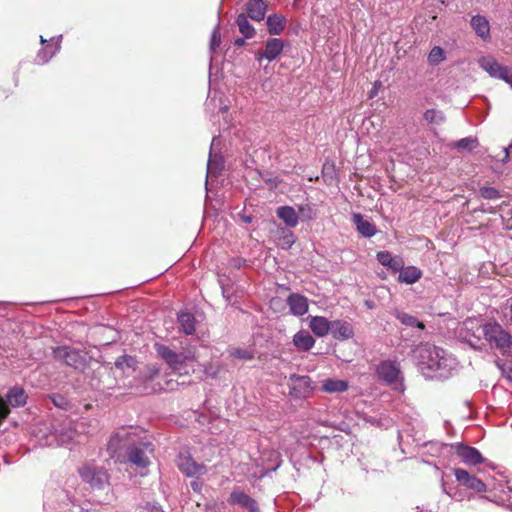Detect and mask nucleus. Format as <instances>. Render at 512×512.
Listing matches in <instances>:
<instances>
[{
	"mask_svg": "<svg viewBox=\"0 0 512 512\" xmlns=\"http://www.w3.org/2000/svg\"><path fill=\"white\" fill-rule=\"evenodd\" d=\"M423 117L427 123L434 125H439L446 120L444 113L437 109H427L424 112Z\"/></svg>",
	"mask_w": 512,
	"mask_h": 512,
	"instance_id": "nucleus-31",
	"label": "nucleus"
},
{
	"mask_svg": "<svg viewBox=\"0 0 512 512\" xmlns=\"http://www.w3.org/2000/svg\"><path fill=\"white\" fill-rule=\"evenodd\" d=\"M267 29L270 35H280L286 26V18L280 14H272L267 18Z\"/></svg>",
	"mask_w": 512,
	"mask_h": 512,
	"instance_id": "nucleus-23",
	"label": "nucleus"
},
{
	"mask_svg": "<svg viewBox=\"0 0 512 512\" xmlns=\"http://www.w3.org/2000/svg\"><path fill=\"white\" fill-rule=\"evenodd\" d=\"M277 216L288 226L296 227L298 224V214L291 206H281L276 211Z\"/></svg>",
	"mask_w": 512,
	"mask_h": 512,
	"instance_id": "nucleus-24",
	"label": "nucleus"
},
{
	"mask_svg": "<svg viewBox=\"0 0 512 512\" xmlns=\"http://www.w3.org/2000/svg\"><path fill=\"white\" fill-rule=\"evenodd\" d=\"M482 332L486 341L494 345L502 355L512 353V335L497 321L483 325Z\"/></svg>",
	"mask_w": 512,
	"mask_h": 512,
	"instance_id": "nucleus-2",
	"label": "nucleus"
},
{
	"mask_svg": "<svg viewBox=\"0 0 512 512\" xmlns=\"http://www.w3.org/2000/svg\"><path fill=\"white\" fill-rule=\"evenodd\" d=\"M154 348L174 372H179L188 358L184 353H177L163 344L156 343Z\"/></svg>",
	"mask_w": 512,
	"mask_h": 512,
	"instance_id": "nucleus-7",
	"label": "nucleus"
},
{
	"mask_svg": "<svg viewBox=\"0 0 512 512\" xmlns=\"http://www.w3.org/2000/svg\"><path fill=\"white\" fill-rule=\"evenodd\" d=\"M53 357L55 360L75 369L84 368L86 365L85 354L71 346L64 345L54 348Z\"/></svg>",
	"mask_w": 512,
	"mask_h": 512,
	"instance_id": "nucleus-4",
	"label": "nucleus"
},
{
	"mask_svg": "<svg viewBox=\"0 0 512 512\" xmlns=\"http://www.w3.org/2000/svg\"><path fill=\"white\" fill-rule=\"evenodd\" d=\"M322 388L328 393L344 392L348 389V383L344 380L327 379L323 382Z\"/></svg>",
	"mask_w": 512,
	"mask_h": 512,
	"instance_id": "nucleus-29",
	"label": "nucleus"
},
{
	"mask_svg": "<svg viewBox=\"0 0 512 512\" xmlns=\"http://www.w3.org/2000/svg\"><path fill=\"white\" fill-rule=\"evenodd\" d=\"M251 217L247 216L244 218V221L247 222V223H250L251 222Z\"/></svg>",
	"mask_w": 512,
	"mask_h": 512,
	"instance_id": "nucleus-51",
	"label": "nucleus"
},
{
	"mask_svg": "<svg viewBox=\"0 0 512 512\" xmlns=\"http://www.w3.org/2000/svg\"><path fill=\"white\" fill-rule=\"evenodd\" d=\"M221 43V36H220V32H219V28L216 27L213 32H212V35H211V42H210V46H211V49L214 51Z\"/></svg>",
	"mask_w": 512,
	"mask_h": 512,
	"instance_id": "nucleus-41",
	"label": "nucleus"
},
{
	"mask_svg": "<svg viewBox=\"0 0 512 512\" xmlns=\"http://www.w3.org/2000/svg\"><path fill=\"white\" fill-rule=\"evenodd\" d=\"M309 327L316 336L324 337L331 329V321L323 316H313L310 319Z\"/></svg>",
	"mask_w": 512,
	"mask_h": 512,
	"instance_id": "nucleus-18",
	"label": "nucleus"
},
{
	"mask_svg": "<svg viewBox=\"0 0 512 512\" xmlns=\"http://www.w3.org/2000/svg\"><path fill=\"white\" fill-rule=\"evenodd\" d=\"M503 80L506 83H508L511 86V88H512V73H510V71L508 72L506 79H503Z\"/></svg>",
	"mask_w": 512,
	"mask_h": 512,
	"instance_id": "nucleus-48",
	"label": "nucleus"
},
{
	"mask_svg": "<svg viewBox=\"0 0 512 512\" xmlns=\"http://www.w3.org/2000/svg\"><path fill=\"white\" fill-rule=\"evenodd\" d=\"M191 486H192V488L195 491L199 490V483L198 482H196V481L191 482Z\"/></svg>",
	"mask_w": 512,
	"mask_h": 512,
	"instance_id": "nucleus-50",
	"label": "nucleus"
},
{
	"mask_svg": "<svg viewBox=\"0 0 512 512\" xmlns=\"http://www.w3.org/2000/svg\"><path fill=\"white\" fill-rule=\"evenodd\" d=\"M479 194L481 197L488 200L497 199L501 197L499 191L491 186L480 187Z\"/></svg>",
	"mask_w": 512,
	"mask_h": 512,
	"instance_id": "nucleus-36",
	"label": "nucleus"
},
{
	"mask_svg": "<svg viewBox=\"0 0 512 512\" xmlns=\"http://www.w3.org/2000/svg\"><path fill=\"white\" fill-rule=\"evenodd\" d=\"M395 317L403 325L411 326V327H417V328L422 329V330L425 328V325H424L423 322L419 321L416 317H414L413 315H410L408 313L396 311L395 312Z\"/></svg>",
	"mask_w": 512,
	"mask_h": 512,
	"instance_id": "nucleus-30",
	"label": "nucleus"
},
{
	"mask_svg": "<svg viewBox=\"0 0 512 512\" xmlns=\"http://www.w3.org/2000/svg\"><path fill=\"white\" fill-rule=\"evenodd\" d=\"M284 49V43L279 38H269L265 44L263 51H258L255 54V58L258 62L267 60L269 62L274 61Z\"/></svg>",
	"mask_w": 512,
	"mask_h": 512,
	"instance_id": "nucleus-11",
	"label": "nucleus"
},
{
	"mask_svg": "<svg viewBox=\"0 0 512 512\" xmlns=\"http://www.w3.org/2000/svg\"><path fill=\"white\" fill-rule=\"evenodd\" d=\"M293 343L298 349L308 351L314 346L315 340L309 332L301 330L294 335Z\"/></svg>",
	"mask_w": 512,
	"mask_h": 512,
	"instance_id": "nucleus-27",
	"label": "nucleus"
},
{
	"mask_svg": "<svg viewBox=\"0 0 512 512\" xmlns=\"http://www.w3.org/2000/svg\"><path fill=\"white\" fill-rule=\"evenodd\" d=\"M236 23L239 28V32L244 36V38H252L255 35L254 27L249 23L248 17L246 14L241 13L238 15L236 19Z\"/></svg>",
	"mask_w": 512,
	"mask_h": 512,
	"instance_id": "nucleus-28",
	"label": "nucleus"
},
{
	"mask_svg": "<svg viewBox=\"0 0 512 512\" xmlns=\"http://www.w3.org/2000/svg\"><path fill=\"white\" fill-rule=\"evenodd\" d=\"M456 480L468 489H471L477 493L486 492L485 483L477 478L475 475H471L468 471L462 468H455L453 470Z\"/></svg>",
	"mask_w": 512,
	"mask_h": 512,
	"instance_id": "nucleus-9",
	"label": "nucleus"
},
{
	"mask_svg": "<svg viewBox=\"0 0 512 512\" xmlns=\"http://www.w3.org/2000/svg\"><path fill=\"white\" fill-rule=\"evenodd\" d=\"M392 257L393 256L389 251H380L376 255L378 262L383 266L389 265V262L392 259Z\"/></svg>",
	"mask_w": 512,
	"mask_h": 512,
	"instance_id": "nucleus-40",
	"label": "nucleus"
},
{
	"mask_svg": "<svg viewBox=\"0 0 512 512\" xmlns=\"http://www.w3.org/2000/svg\"><path fill=\"white\" fill-rule=\"evenodd\" d=\"M508 377H509V379L512 381V370L510 371V373H509V376H508Z\"/></svg>",
	"mask_w": 512,
	"mask_h": 512,
	"instance_id": "nucleus-52",
	"label": "nucleus"
},
{
	"mask_svg": "<svg viewBox=\"0 0 512 512\" xmlns=\"http://www.w3.org/2000/svg\"><path fill=\"white\" fill-rule=\"evenodd\" d=\"M478 145L479 142L477 138L473 137H466L455 143V147L458 148L459 150H467L469 152L477 148Z\"/></svg>",
	"mask_w": 512,
	"mask_h": 512,
	"instance_id": "nucleus-34",
	"label": "nucleus"
},
{
	"mask_svg": "<svg viewBox=\"0 0 512 512\" xmlns=\"http://www.w3.org/2000/svg\"><path fill=\"white\" fill-rule=\"evenodd\" d=\"M471 26L475 33L483 40L490 38V25L486 17L482 15L473 16L471 19Z\"/></svg>",
	"mask_w": 512,
	"mask_h": 512,
	"instance_id": "nucleus-21",
	"label": "nucleus"
},
{
	"mask_svg": "<svg viewBox=\"0 0 512 512\" xmlns=\"http://www.w3.org/2000/svg\"><path fill=\"white\" fill-rule=\"evenodd\" d=\"M130 361H133V358L132 357H129V356H121L119 357L116 362H115V366L117 368H123L124 364H127L128 366L130 365Z\"/></svg>",
	"mask_w": 512,
	"mask_h": 512,
	"instance_id": "nucleus-43",
	"label": "nucleus"
},
{
	"mask_svg": "<svg viewBox=\"0 0 512 512\" xmlns=\"http://www.w3.org/2000/svg\"><path fill=\"white\" fill-rule=\"evenodd\" d=\"M143 512H164L160 507L154 505H147L144 507Z\"/></svg>",
	"mask_w": 512,
	"mask_h": 512,
	"instance_id": "nucleus-44",
	"label": "nucleus"
},
{
	"mask_svg": "<svg viewBox=\"0 0 512 512\" xmlns=\"http://www.w3.org/2000/svg\"><path fill=\"white\" fill-rule=\"evenodd\" d=\"M445 60V52L439 47L435 46L431 49L428 55V62L430 65L436 66Z\"/></svg>",
	"mask_w": 512,
	"mask_h": 512,
	"instance_id": "nucleus-32",
	"label": "nucleus"
},
{
	"mask_svg": "<svg viewBox=\"0 0 512 512\" xmlns=\"http://www.w3.org/2000/svg\"><path fill=\"white\" fill-rule=\"evenodd\" d=\"M422 277V271L415 266H406L400 270L398 281L406 284H414Z\"/></svg>",
	"mask_w": 512,
	"mask_h": 512,
	"instance_id": "nucleus-22",
	"label": "nucleus"
},
{
	"mask_svg": "<svg viewBox=\"0 0 512 512\" xmlns=\"http://www.w3.org/2000/svg\"><path fill=\"white\" fill-rule=\"evenodd\" d=\"M159 374V370L155 367L151 368V375L149 376V379H152L155 375Z\"/></svg>",
	"mask_w": 512,
	"mask_h": 512,
	"instance_id": "nucleus-49",
	"label": "nucleus"
},
{
	"mask_svg": "<svg viewBox=\"0 0 512 512\" xmlns=\"http://www.w3.org/2000/svg\"><path fill=\"white\" fill-rule=\"evenodd\" d=\"M154 448L150 442H141L133 444L125 455L123 463H131L140 468H146L150 464V455L153 454Z\"/></svg>",
	"mask_w": 512,
	"mask_h": 512,
	"instance_id": "nucleus-5",
	"label": "nucleus"
},
{
	"mask_svg": "<svg viewBox=\"0 0 512 512\" xmlns=\"http://www.w3.org/2000/svg\"><path fill=\"white\" fill-rule=\"evenodd\" d=\"M267 4L264 0H248L246 3V15L254 21H262L265 18Z\"/></svg>",
	"mask_w": 512,
	"mask_h": 512,
	"instance_id": "nucleus-17",
	"label": "nucleus"
},
{
	"mask_svg": "<svg viewBox=\"0 0 512 512\" xmlns=\"http://www.w3.org/2000/svg\"><path fill=\"white\" fill-rule=\"evenodd\" d=\"M289 394L296 399L310 397L313 391L312 381L309 376L292 374L288 379Z\"/></svg>",
	"mask_w": 512,
	"mask_h": 512,
	"instance_id": "nucleus-6",
	"label": "nucleus"
},
{
	"mask_svg": "<svg viewBox=\"0 0 512 512\" xmlns=\"http://www.w3.org/2000/svg\"><path fill=\"white\" fill-rule=\"evenodd\" d=\"M80 512H89V511H87V510H82V511H80Z\"/></svg>",
	"mask_w": 512,
	"mask_h": 512,
	"instance_id": "nucleus-54",
	"label": "nucleus"
},
{
	"mask_svg": "<svg viewBox=\"0 0 512 512\" xmlns=\"http://www.w3.org/2000/svg\"><path fill=\"white\" fill-rule=\"evenodd\" d=\"M177 466L187 477L200 476L207 471L203 464L197 463L190 455L181 454L178 457Z\"/></svg>",
	"mask_w": 512,
	"mask_h": 512,
	"instance_id": "nucleus-13",
	"label": "nucleus"
},
{
	"mask_svg": "<svg viewBox=\"0 0 512 512\" xmlns=\"http://www.w3.org/2000/svg\"><path fill=\"white\" fill-rule=\"evenodd\" d=\"M245 39L246 38H244V37L243 38H237L235 40V45L238 46V47L244 46L245 45Z\"/></svg>",
	"mask_w": 512,
	"mask_h": 512,
	"instance_id": "nucleus-46",
	"label": "nucleus"
},
{
	"mask_svg": "<svg viewBox=\"0 0 512 512\" xmlns=\"http://www.w3.org/2000/svg\"><path fill=\"white\" fill-rule=\"evenodd\" d=\"M329 332L333 338L341 341L348 340L354 336L352 325L343 320L331 321V329Z\"/></svg>",
	"mask_w": 512,
	"mask_h": 512,
	"instance_id": "nucleus-16",
	"label": "nucleus"
},
{
	"mask_svg": "<svg viewBox=\"0 0 512 512\" xmlns=\"http://www.w3.org/2000/svg\"><path fill=\"white\" fill-rule=\"evenodd\" d=\"M353 222L356 225L357 231L363 237L370 238L377 232L375 225L370 221L365 220L359 213L353 214Z\"/></svg>",
	"mask_w": 512,
	"mask_h": 512,
	"instance_id": "nucleus-20",
	"label": "nucleus"
},
{
	"mask_svg": "<svg viewBox=\"0 0 512 512\" xmlns=\"http://www.w3.org/2000/svg\"><path fill=\"white\" fill-rule=\"evenodd\" d=\"M417 352L419 364L430 370L440 369L445 361V351L430 343H421Z\"/></svg>",
	"mask_w": 512,
	"mask_h": 512,
	"instance_id": "nucleus-3",
	"label": "nucleus"
},
{
	"mask_svg": "<svg viewBox=\"0 0 512 512\" xmlns=\"http://www.w3.org/2000/svg\"><path fill=\"white\" fill-rule=\"evenodd\" d=\"M287 303L294 315L302 316L308 311L307 298L300 294H291L287 299Z\"/></svg>",
	"mask_w": 512,
	"mask_h": 512,
	"instance_id": "nucleus-19",
	"label": "nucleus"
},
{
	"mask_svg": "<svg viewBox=\"0 0 512 512\" xmlns=\"http://www.w3.org/2000/svg\"><path fill=\"white\" fill-rule=\"evenodd\" d=\"M178 323L180 330L186 334L191 335L195 331V317L190 312H181L178 314Z\"/></svg>",
	"mask_w": 512,
	"mask_h": 512,
	"instance_id": "nucleus-26",
	"label": "nucleus"
},
{
	"mask_svg": "<svg viewBox=\"0 0 512 512\" xmlns=\"http://www.w3.org/2000/svg\"><path fill=\"white\" fill-rule=\"evenodd\" d=\"M7 401L12 407L24 406L27 401V394L22 387L14 386L8 391Z\"/></svg>",
	"mask_w": 512,
	"mask_h": 512,
	"instance_id": "nucleus-25",
	"label": "nucleus"
},
{
	"mask_svg": "<svg viewBox=\"0 0 512 512\" xmlns=\"http://www.w3.org/2000/svg\"><path fill=\"white\" fill-rule=\"evenodd\" d=\"M54 55L53 51L48 50V48H44L37 55V63L44 64L48 62V60Z\"/></svg>",
	"mask_w": 512,
	"mask_h": 512,
	"instance_id": "nucleus-39",
	"label": "nucleus"
},
{
	"mask_svg": "<svg viewBox=\"0 0 512 512\" xmlns=\"http://www.w3.org/2000/svg\"><path fill=\"white\" fill-rule=\"evenodd\" d=\"M132 430V427H121L110 437L107 444V451L110 457L116 462L123 463L125 461L126 452H128L136 442V435Z\"/></svg>",
	"mask_w": 512,
	"mask_h": 512,
	"instance_id": "nucleus-1",
	"label": "nucleus"
},
{
	"mask_svg": "<svg viewBox=\"0 0 512 512\" xmlns=\"http://www.w3.org/2000/svg\"><path fill=\"white\" fill-rule=\"evenodd\" d=\"M53 402L56 406L62 407L64 403V398L61 396L53 397Z\"/></svg>",
	"mask_w": 512,
	"mask_h": 512,
	"instance_id": "nucleus-45",
	"label": "nucleus"
},
{
	"mask_svg": "<svg viewBox=\"0 0 512 512\" xmlns=\"http://www.w3.org/2000/svg\"><path fill=\"white\" fill-rule=\"evenodd\" d=\"M510 147H512V144L509 147H504L503 148V152H504L503 161H507L508 160V158H509V148Z\"/></svg>",
	"mask_w": 512,
	"mask_h": 512,
	"instance_id": "nucleus-47",
	"label": "nucleus"
},
{
	"mask_svg": "<svg viewBox=\"0 0 512 512\" xmlns=\"http://www.w3.org/2000/svg\"><path fill=\"white\" fill-rule=\"evenodd\" d=\"M295 242L294 234L291 231H284L283 236L280 238V244L282 246L291 247L292 244Z\"/></svg>",
	"mask_w": 512,
	"mask_h": 512,
	"instance_id": "nucleus-37",
	"label": "nucleus"
},
{
	"mask_svg": "<svg viewBox=\"0 0 512 512\" xmlns=\"http://www.w3.org/2000/svg\"><path fill=\"white\" fill-rule=\"evenodd\" d=\"M458 457L466 465L477 466L482 464L485 459L482 454L474 447L459 443L453 446Z\"/></svg>",
	"mask_w": 512,
	"mask_h": 512,
	"instance_id": "nucleus-12",
	"label": "nucleus"
},
{
	"mask_svg": "<svg viewBox=\"0 0 512 512\" xmlns=\"http://www.w3.org/2000/svg\"><path fill=\"white\" fill-rule=\"evenodd\" d=\"M231 357L240 360H252L254 358V351L244 348H233L229 351Z\"/></svg>",
	"mask_w": 512,
	"mask_h": 512,
	"instance_id": "nucleus-35",
	"label": "nucleus"
},
{
	"mask_svg": "<svg viewBox=\"0 0 512 512\" xmlns=\"http://www.w3.org/2000/svg\"><path fill=\"white\" fill-rule=\"evenodd\" d=\"M44 42H45V40H44V38L41 36V43H44Z\"/></svg>",
	"mask_w": 512,
	"mask_h": 512,
	"instance_id": "nucleus-53",
	"label": "nucleus"
},
{
	"mask_svg": "<svg viewBox=\"0 0 512 512\" xmlns=\"http://www.w3.org/2000/svg\"><path fill=\"white\" fill-rule=\"evenodd\" d=\"M228 502L232 505H239L242 508L247 509L249 512L259 511L257 502L239 489H234L231 492Z\"/></svg>",
	"mask_w": 512,
	"mask_h": 512,
	"instance_id": "nucleus-15",
	"label": "nucleus"
},
{
	"mask_svg": "<svg viewBox=\"0 0 512 512\" xmlns=\"http://www.w3.org/2000/svg\"><path fill=\"white\" fill-rule=\"evenodd\" d=\"M10 413V409L5 402L4 398L0 395V424L4 419L8 417Z\"/></svg>",
	"mask_w": 512,
	"mask_h": 512,
	"instance_id": "nucleus-42",
	"label": "nucleus"
},
{
	"mask_svg": "<svg viewBox=\"0 0 512 512\" xmlns=\"http://www.w3.org/2000/svg\"><path fill=\"white\" fill-rule=\"evenodd\" d=\"M303 222L311 221L316 218V211L310 204L301 205L298 208V219Z\"/></svg>",
	"mask_w": 512,
	"mask_h": 512,
	"instance_id": "nucleus-33",
	"label": "nucleus"
},
{
	"mask_svg": "<svg viewBox=\"0 0 512 512\" xmlns=\"http://www.w3.org/2000/svg\"><path fill=\"white\" fill-rule=\"evenodd\" d=\"M83 481L89 483L94 488H102L108 482V474L101 468L85 465L79 470Z\"/></svg>",
	"mask_w": 512,
	"mask_h": 512,
	"instance_id": "nucleus-8",
	"label": "nucleus"
},
{
	"mask_svg": "<svg viewBox=\"0 0 512 512\" xmlns=\"http://www.w3.org/2000/svg\"><path fill=\"white\" fill-rule=\"evenodd\" d=\"M479 66L485 70L491 77L506 79L510 71L507 66L501 65L493 56H484L478 60Z\"/></svg>",
	"mask_w": 512,
	"mask_h": 512,
	"instance_id": "nucleus-10",
	"label": "nucleus"
},
{
	"mask_svg": "<svg viewBox=\"0 0 512 512\" xmlns=\"http://www.w3.org/2000/svg\"><path fill=\"white\" fill-rule=\"evenodd\" d=\"M378 377L388 384L395 383L400 375V369L396 362L385 360L377 366Z\"/></svg>",
	"mask_w": 512,
	"mask_h": 512,
	"instance_id": "nucleus-14",
	"label": "nucleus"
},
{
	"mask_svg": "<svg viewBox=\"0 0 512 512\" xmlns=\"http://www.w3.org/2000/svg\"><path fill=\"white\" fill-rule=\"evenodd\" d=\"M403 265L404 261L402 258L392 257V259L389 262V265H387L386 267L391 269L393 272H400V270L403 268Z\"/></svg>",
	"mask_w": 512,
	"mask_h": 512,
	"instance_id": "nucleus-38",
	"label": "nucleus"
}]
</instances>
